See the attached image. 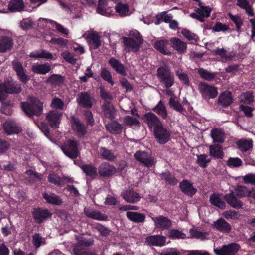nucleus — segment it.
<instances>
[{
  "instance_id": "58836bf2",
  "label": "nucleus",
  "mask_w": 255,
  "mask_h": 255,
  "mask_svg": "<svg viewBox=\"0 0 255 255\" xmlns=\"http://www.w3.org/2000/svg\"><path fill=\"white\" fill-rule=\"evenodd\" d=\"M102 109L105 117L110 119L114 118L115 110L111 103L105 101L102 106Z\"/></svg>"
},
{
  "instance_id": "37998d69",
  "label": "nucleus",
  "mask_w": 255,
  "mask_h": 255,
  "mask_svg": "<svg viewBox=\"0 0 255 255\" xmlns=\"http://www.w3.org/2000/svg\"><path fill=\"white\" fill-rule=\"evenodd\" d=\"M43 198L49 203L54 205H60L62 203V200L56 195L51 194H44Z\"/></svg>"
},
{
  "instance_id": "13d9d810",
  "label": "nucleus",
  "mask_w": 255,
  "mask_h": 255,
  "mask_svg": "<svg viewBox=\"0 0 255 255\" xmlns=\"http://www.w3.org/2000/svg\"><path fill=\"white\" fill-rule=\"evenodd\" d=\"M169 237L172 239H185V234L177 229H172L169 231Z\"/></svg>"
},
{
  "instance_id": "09e8293b",
  "label": "nucleus",
  "mask_w": 255,
  "mask_h": 255,
  "mask_svg": "<svg viewBox=\"0 0 255 255\" xmlns=\"http://www.w3.org/2000/svg\"><path fill=\"white\" fill-rule=\"evenodd\" d=\"M107 129L112 133H119L122 130V126L116 122H113L106 126Z\"/></svg>"
},
{
  "instance_id": "cd10ccee",
  "label": "nucleus",
  "mask_w": 255,
  "mask_h": 255,
  "mask_svg": "<svg viewBox=\"0 0 255 255\" xmlns=\"http://www.w3.org/2000/svg\"><path fill=\"white\" fill-rule=\"evenodd\" d=\"M210 155L217 159H222L224 157L222 146L219 144L211 145L209 146Z\"/></svg>"
},
{
  "instance_id": "49530a36",
  "label": "nucleus",
  "mask_w": 255,
  "mask_h": 255,
  "mask_svg": "<svg viewBox=\"0 0 255 255\" xmlns=\"http://www.w3.org/2000/svg\"><path fill=\"white\" fill-rule=\"evenodd\" d=\"M176 75L183 83L186 85H189L190 81L187 74L183 71L182 69H177L175 71Z\"/></svg>"
},
{
  "instance_id": "ea45409f",
  "label": "nucleus",
  "mask_w": 255,
  "mask_h": 255,
  "mask_svg": "<svg viewBox=\"0 0 255 255\" xmlns=\"http://www.w3.org/2000/svg\"><path fill=\"white\" fill-rule=\"evenodd\" d=\"M110 65L119 73L125 75V69L124 66L117 59L112 58L109 61Z\"/></svg>"
},
{
  "instance_id": "b1692460",
  "label": "nucleus",
  "mask_w": 255,
  "mask_h": 255,
  "mask_svg": "<svg viewBox=\"0 0 255 255\" xmlns=\"http://www.w3.org/2000/svg\"><path fill=\"white\" fill-rule=\"evenodd\" d=\"M154 222L156 228L167 229L171 225V222L170 219L166 217L159 216L152 218Z\"/></svg>"
},
{
  "instance_id": "f3484780",
  "label": "nucleus",
  "mask_w": 255,
  "mask_h": 255,
  "mask_svg": "<svg viewBox=\"0 0 255 255\" xmlns=\"http://www.w3.org/2000/svg\"><path fill=\"white\" fill-rule=\"evenodd\" d=\"M166 239L163 236L153 235L147 237L145 242L148 245L162 247L165 245Z\"/></svg>"
},
{
  "instance_id": "4be33fe9",
  "label": "nucleus",
  "mask_w": 255,
  "mask_h": 255,
  "mask_svg": "<svg viewBox=\"0 0 255 255\" xmlns=\"http://www.w3.org/2000/svg\"><path fill=\"white\" fill-rule=\"evenodd\" d=\"M13 45L12 39L8 36H0V52L2 53L6 52L10 50Z\"/></svg>"
},
{
  "instance_id": "680f3d73",
  "label": "nucleus",
  "mask_w": 255,
  "mask_h": 255,
  "mask_svg": "<svg viewBox=\"0 0 255 255\" xmlns=\"http://www.w3.org/2000/svg\"><path fill=\"white\" fill-rule=\"evenodd\" d=\"M211 12V9L209 7L200 6L199 8L196 10V12L198 13L203 18V17H208Z\"/></svg>"
},
{
  "instance_id": "2eb2a0df",
  "label": "nucleus",
  "mask_w": 255,
  "mask_h": 255,
  "mask_svg": "<svg viewBox=\"0 0 255 255\" xmlns=\"http://www.w3.org/2000/svg\"><path fill=\"white\" fill-rule=\"evenodd\" d=\"M32 215L35 221L41 223L50 217L52 214L47 209H35L32 212Z\"/></svg>"
},
{
  "instance_id": "bf43d9fd",
  "label": "nucleus",
  "mask_w": 255,
  "mask_h": 255,
  "mask_svg": "<svg viewBox=\"0 0 255 255\" xmlns=\"http://www.w3.org/2000/svg\"><path fill=\"white\" fill-rule=\"evenodd\" d=\"M124 122L130 126H135L136 127H139L140 126L139 121L137 119L130 116H127L124 117Z\"/></svg>"
},
{
  "instance_id": "39448f33",
  "label": "nucleus",
  "mask_w": 255,
  "mask_h": 255,
  "mask_svg": "<svg viewBox=\"0 0 255 255\" xmlns=\"http://www.w3.org/2000/svg\"><path fill=\"white\" fill-rule=\"evenodd\" d=\"M64 154L71 159L76 158L78 155L77 143L72 140H68L61 146Z\"/></svg>"
},
{
  "instance_id": "6e6552de",
  "label": "nucleus",
  "mask_w": 255,
  "mask_h": 255,
  "mask_svg": "<svg viewBox=\"0 0 255 255\" xmlns=\"http://www.w3.org/2000/svg\"><path fill=\"white\" fill-rule=\"evenodd\" d=\"M77 102L79 106L90 108L95 102L94 99L87 92H81L77 95Z\"/></svg>"
},
{
  "instance_id": "79ce46f5",
  "label": "nucleus",
  "mask_w": 255,
  "mask_h": 255,
  "mask_svg": "<svg viewBox=\"0 0 255 255\" xmlns=\"http://www.w3.org/2000/svg\"><path fill=\"white\" fill-rule=\"evenodd\" d=\"M235 192L239 198H243L250 196L252 191L245 186H238L235 189Z\"/></svg>"
},
{
  "instance_id": "dca6fc26",
  "label": "nucleus",
  "mask_w": 255,
  "mask_h": 255,
  "mask_svg": "<svg viewBox=\"0 0 255 255\" xmlns=\"http://www.w3.org/2000/svg\"><path fill=\"white\" fill-rule=\"evenodd\" d=\"M224 198L232 207L237 209L243 208L242 202L235 197L233 191H231L230 193L226 194Z\"/></svg>"
},
{
  "instance_id": "052dcab7",
  "label": "nucleus",
  "mask_w": 255,
  "mask_h": 255,
  "mask_svg": "<svg viewBox=\"0 0 255 255\" xmlns=\"http://www.w3.org/2000/svg\"><path fill=\"white\" fill-rule=\"evenodd\" d=\"M227 164L231 168H236L241 166L243 162L238 157H230L227 161Z\"/></svg>"
},
{
  "instance_id": "3c124183",
  "label": "nucleus",
  "mask_w": 255,
  "mask_h": 255,
  "mask_svg": "<svg viewBox=\"0 0 255 255\" xmlns=\"http://www.w3.org/2000/svg\"><path fill=\"white\" fill-rule=\"evenodd\" d=\"M32 243L36 249L46 244L45 239L39 234H35L32 236Z\"/></svg>"
},
{
  "instance_id": "e2e57ef3",
  "label": "nucleus",
  "mask_w": 255,
  "mask_h": 255,
  "mask_svg": "<svg viewBox=\"0 0 255 255\" xmlns=\"http://www.w3.org/2000/svg\"><path fill=\"white\" fill-rule=\"evenodd\" d=\"M169 105L170 107H172L175 110L182 112L183 110V108L181 103L178 101L176 100L174 98H171L169 99Z\"/></svg>"
},
{
  "instance_id": "a878e982",
  "label": "nucleus",
  "mask_w": 255,
  "mask_h": 255,
  "mask_svg": "<svg viewBox=\"0 0 255 255\" xmlns=\"http://www.w3.org/2000/svg\"><path fill=\"white\" fill-rule=\"evenodd\" d=\"M24 3L22 0H11L8 5V9L11 12H20L24 10Z\"/></svg>"
},
{
  "instance_id": "864d4df0",
  "label": "nucleus",
  "mask_w": 255,
  "mask_h": 255,
  "mask_svg": "<svg viewBox=\"0 0 255 255\" xmlns=\"http://www.w3.org/2000/svg\"><path fill=\"white\" fill-rule=\"evenodd\" d=\"M99 153L100 155L105 160L111 161L114 160L115 158V156L111 151L103 147H101L100 148Z\"/></svg>"
},
{
  "instance_id": "8fccbe9b",
  "label": "nucleus",
  "mask_w": 255,
  "mask_h": 255,
  "mask_svg": "<svg viewBox=\"0 0 255 255\" xmlns=\"http://www.w3.org/2000/svg\"><path fill=\"white\" fill-rule=\"evenodd\" d=\"M64 78L60 75L53 74L47 80V83H49L53 85L59 86L63 84Z\"/></svg>"
},
{
  "instance_id": "603ef678",
  "label": "nucleus",
  "mask_w": 255,
  "mask_h": 255,
  "mask_svg": "<svg viewBox=\"0 0 255 255\" xmlns=\"http://www.w3.org/2000/svg\"><path fill=\"white\" fill-rule=\"evenodd\" d=\"M238 146L241 151L244 152L247 151L252 148V140L251 139L241 140L238 142Z\"/></svg>"
},
{
  "instance_id": "4468645a",
  "label": "nucleus",
  "mask_w": 255,
  "mask_h": 255,
  "mask_svg": "<svg viewBox=\"0 0 255 255\" xmlns=\"http://www.w3.org/2000/svg\"><path fill=\"white\" fill-rule=\"evenodd\" d=\"M171 47L180 54H184L187 49V44L176 37H172L170 39Z\"/></svg>"
},
{
  "instance_id": "2f4dec72",
  "label": "nucleus",
  "mask_w": 255,
  "mask_h": 255,
  "mask_svg": "<svg viewBox=\"0 0 255 255\" xmlns=\"http://www.w3.org/2000/svg\"><path fill=\"white\" fill-rule=\"evenodd\" d=\"M124 199L129 203H134L139 201L140 197L138 193L131 190H127L122 194Z\"/></svg>"
},
{
  "instance_id": "a211bd4d",
  "label": "nucleus",
  "mask_w": 255,
  "mask_h": 255,
  "mask_svg": "<svg viewBox=\"0 0 255 255\" xmlns=\"http://www.w3.org/2000/svg\"><path fill=\"white\" fill-rule=\"evenodd\" d=\"M116 172V168L107 162L102 163L99 167V174L103 177H109Z\"/></svg>"
},
{
  "instance_id": "774afa93",
  "label": "nucleus",
  "mask_w": 255,
  "mask_h": 255,
  "mask_svg": "<svg viewBox=\"0 0 255 255\" xmlns=\"http://www.w3.org/2000/svg\"><path fill=\"white\" fill-rule=\"evenodd\" d=\"M62 57L68 63L74 64L76 63V59L74 57L73 54L66 51L61 54Z\"/></svg>"
},
{
  "instance_id": "69168bd1",
  "label": "nucleus",
  "mask_w": 255,
  "mask_h": 255,
  "mask_svg": "<svg viewBox=\"0 0 255 255\" xmlns=\"http://www.w3.org/2000/svg\"><path fill=\"white\" fill-rule=\"evenodd\" d=\"M181 34L186 37L188 40H194L197 41L198 40V37L195 34L191 32L186 29H183L181 32Z\"/></svg>"
},
{
  "instance_id": "c9c22d12",
  "label": "nucleus",
  "mask_w": 255,
  "mask_h": 255,
  "mask_svg": "<svg viewBox=\"0 0 255 255\" xmlns=\"http://www.w3.org/2000/svg\"><path fill=\"white\" fill-rule=\"evenodd\" d=\"M152 110L163 119H165L167 117L168 114L166 107L161 100L152 109Z\"/></svg>"
},
{
  "instance_id": "e433bc0d",
  "label": "nucleus",
  "mask_w": 255,
  "mask_h": 255,
  "mask_svg": "<svg viewBox=\"0 0 255 255\" xmlns=\"http://www.w3.org/2000/svg\"><path fill=\"white\" fill-rule=\"evenodd\" d=\"M97 11L102 15L109 16L111 14L112 10L110 7H106L105 0H99Z\"/></svg>"
},
{
  "instance_id": "ddd939ff",
  "label": "nucleus",
  "mask_w": 255,
  "mask_h": 255,
  "mask_svg": "<svg viewBox=\"0 0 255 255\" xmlns=\"http://www.w3.org/2000/svg\"><path fill=\"white\" fill-rule=\"evenodd\" d=\"M144 121L149 128H154V129L162 125L159 118L151 112L146 113L144 115Z\"/></svg>"
},
{
  "instance_id": "c03bdc74",
  "label": "nucleus",
  "mask_w": 255,
  "mask_h": 255,
  "mask_svg": "<svg viewBox=\"0 0 255 255\" xmlns=\"http://www.w3.org/2000/svg\"><path fill=\"white\" fill-rule=\"evenodd\" d=\"M210 201L212 204L218 208L224 209L225 208V203L221 199L219 194H213L210 197Z\"/></svg>"
},
{
  "instance_id": "0e129e2a",
  "label": "nucleus",
  "mask_w": 255,
  "mask_h": 255,
  "mask_svg": "<svg viewBox=\"0 0 255 255\" xmlns=\"http://www.w3.org/2000/svg\"><path fill=\"white\" fill-rule=\"evenodd\" d=\"M223 216L227 220H236L239 218L240 214L233 210L226 211L223 212Z\"/></svg>"
},
{
  "instance_id": "393cba45",
  "label": "nucleus",
  "mask_w": 255,
  "mask_h": 255,
  "mask_svg": "<svg viewBox=\"0 0 255 255\" xmlns=\"http://www.w3.org/2000/svg\"><path fill=\"white\" fill-rule=\"evenodd\" d=\"M181 191L185 194L193 196L197 191L196 189L193 187L192 184L187 180H183L180 184Z\"/></svg>"
},
{
  "instance_id": "a18cd8bd",
  "label": "nucleus",
  "mask_w": 255,
  "mask_h": 255,
  "mask_svg": "<svg viewBox=\"0 0 255 255\" xmlns=\"http://www.w3.org/2000/svg\"><path fill=\"white\" fill-rule=\"evenodd\" d=\"M81 168L87 176H88L91 178H94L97 175L96 168L91 165H83L81 166Z\"/></svg>"
},
{
  "instance_id": "6ab92c4d",
  "label": "nucleus",
  "mask_w": 255,
  "mask_h": 255,
  "mask_svg": "<svg viewBox=\"0 0 255 255\" xmlns=\"http://www.w3.org/2000/svg\"><path fill=\"white\" fill-rule=\"evenodd\" d=\"M212 227L214 229L224 233H229L231 230V225L222 218H220L215 221L212 224Z\"/></svg>"
},
{
  "instance_id": "bb28decb",
  "label": "nucleus",
  "mask_w": 255,
  "mask_h": 255,
  "mask_svg": "<svg viewBox=\"0 0 255 255\" xmlns=\"http://www.w3.org/2000/svg\"><path fill=\"white\" fill-rule=\"evenodd\" d=\"M31 69L35 73L45 74L51 70V66L48 63L43 64H34L32 65Z\"/></svg>"
},
{
  "instance_id": "7ed1b4c3",
  "label": "nucleus",
  "mask_w": 255,
  "mask_h": 255,
  "mask_svg": "<svg viewBox=\"0 0 255 255\" xmlns=\"http://www.w3.org/2000/svg\"><path fill=\"white\" fill-rule=\"evenodd\" d=\"M157 76L160 82L165 87L169 88L174 83V77L170 70L165 67H160L157 69Z\"/></svg>"
},
{
  "instance_id": "f03ea898",
  "label": "nucleus",
  "mask_w": 255,
  "mask_h": 255,
  "mask_svg": "<svg viewBox=\"0 0 255 255\" xmlns=\"http://www.w3.org/2000/svg\"><path fill=\"white\" fill-rule=\"evenodd\" d=\"M129 37H123V42L126 49L128 51H137L142 44L143 39L140 34L136 30H131Z\"/></svg>"
},
{
  "instance_id": "4d7b16f0",
  "label": "nucleus",
  "mask_w": 255,
  "mask_h": 255,
  "mask_svg": "<svg viewBox=\"0 0 255 255\" xmlns=\"http://www.w3.org/2000/svg\"><path fill=\"white\" fill-rule=\"evenodd\" d=\"M198 72L200 76L206 80L211 81L216 76L215 73L209 72L206 70L202 68L199 69Z\"/></svg>"
},
{
  "instance_id": "72a5a7b5",
  "label": "nucleus",
  "mask_w": 255,
  "mask_h": 255,
  "mask_svg": "<svg viewBox=\"0 0 255 255\" xmlns=\"http://www.w3.org/2000/svg\"><path fill=\"white\" fill-rule=\"evenodd\" d=\"M214 54L219 55L224 61L231 60L235 57L233 53L228 52L224 48H217L214 50Z\"/></svg>"
},
{
  "instance_id": "9b49d317",
  "label": "nucleus",
  "mask_w": 255,
  "mask_h": 255,
  "mask_svg": "<svg viewBox=\"0 0 255 255\" xmlns=\"http://www.w3.org/2000/svg\"><path fill=\"white\" fill-rule=\"evenodd\" d=\"M199 88L202 96L205 98H213L218 94L217 89L215 87L205 83H200Z\"/></svg>"
},
{
  "instance_id": "c756f323",
  "label": "nucleus",
  "mask_w": 255,
  "mask_h": 255,
  "mask_svg": "<svg viewBox=\"0 0 255 255\" xmlns=\"http://www.w3.org/2000/svg\"><path fill=\"white\" fill-rule=\"evenodd\" d=\"M29 56L33 58H44L48 60H54L56 59L52 53L44 50L31 52Z\"/></svg>"
},
{
  "instance_id": "f704fd0d",
  "label": "nucleus",
  "mask_w": 255,
  "mask_h": 255,
  "mask_svg": "<svg viewBox=\"0 0 255 255\" xmlns=\"http://www.w3.org/2000/svg\"><path fill=\"white\" fill-rule=\"evenodd\" d=\"M211 136L215 143H222L225 139L224 132L220 129L215 128L211 131Z\"/></svg>"
},
{
  "instance_id": "f257e3e1",
  "label": "nucleus",
  "mask_w": 255,
  "mask_h": 255,
  "mask_svg": "<svg viewBox=\"0 0 255 255\" xmlns=\"http://www.w3.org/2000/svg\"><path fill=\"white\" fill-rule=\"evenodd\" d=\"M23 112L28 116H39L43 110V103L35 97H30L26 102L21 103Z\"/></svg>"
},
{
  "instance_id": "6e6d98bb",
  "label": "nucleus",
  "mask_w": 255,
  "mask_h": 255,
  "mask_svg": "<svg viewBox=\"0 0 255 255\" xmlns=\"http://www.w3.org/2000/svg\"><path fill=\"white\" fill-rule=\"evenodd\" d=\"M50 107L56 110H62L64 107V103L61 99L55 97L51 101Z\"/></svg>"
},
{
  "instance_id": "423d86ee",
  "label": "nucleus",
  "mask_w": 255,
  "mask_h": 255,
  "mask_svg": "<svg viewBox=\"0 0 255 255\" xmlns=\"http://www.w3.org/2000/svg\"><path fill=\"white\" fill-rule=\"evenodd\" d=\"M240 246L235 243L223 246L220 249L214 248L216 255H235L240 249Z\"/></svg>"
},
{
  "instance_id": "a19ab883",
  "label": "nucleus",
  "mask_w": 255,
  "mask_h": 255,
  "mask_svg": "<svg viewBox=\"0 0 255 255\" xmlns=\"http://www.w3.org/2000/svg\"><path fill=\"white\" fill-rule=\"evenodd\" d=\"M39 20H45L46 21H47L48 22H49L50 23H51L52 25V26L53 27H55L56 28V29L59 32L61 33L62 34H63L65 36H67L69 34V31L68 29L64 27L62 25L57 23L56 22H55L54 21L47 19H44V18H40Z\"/></svg>"
},
{
  "instance_id": "f8f14e48",
  "label": "nucleus",
  "mask_w": 255,
  "mask_h": 255,
  "mask_svg": "<svg viewBox=\"0 0 255 255\" xmlns=\"http://www.w3.org/2000/svg\"><path fill=\"white\" fill-rule=\"evenodd\" d=\"M71 123L73 130L78 136L82 137L86 133V127L79 120L74 116H72L71 117Z\"/></svg>"
},
{
  "instance_id": "473e14b6",
  "label": "nucleus",
  "mask_w": 255,
  "mask_h": 255,
  "mask_svg": "<svg viewBox=\"0 0 255 255\" xmlns=\"http://www.w3.org/2000/svg\"><path fill=\"white\" fill-rule=\"evenodd\" d=\"M126 215L130 221L135 223H142L145 219L144 214L136 212L128 211Z\"/></svg>"
},
{
  "instance_id": "c85d7f7f",
  "label": "nucleus",
  "mask_w": 255,
  "mask_h": 255,
  "mask_svg": "<svg viewBox=\"0 0 255 255\" xmlns=\"http://www.w3.org/2000/svg\"><path fill=\"white\" fill-rule=\"evenodd\" d=\"M84 212L87 217L95 220L106 221L108 219V216L107 215L102 214L97 210L87 209H85Z\"/></svg>"
},
{
  "instance_id": "de8ad7c7",
  "label": "nucleus",
  "mask_w": 255,
  "mask_h": 255,
  "mask_svg": "<svg viewBox=\"0 0 255 255\" xmlns=\"http://www.w3.org/2000/svg\"><path fill=\"white\" fill-rule=\"evenodd\" d=\"M190 233L192 237L199 239L201 240L208 239V233L198 231L195 229H190Z\"/></svg>"
},
{
  "instance_id": "4c0bfd02",
  "label": "nucleus",
  "mask_w": 255,
  "mask_h": 255,
  "mask_svg": "<svg viewBox=\"0 0 255 255\" xmlns=\"http://www.w3.org/2000/svg\"><path fill=\"white\" fill-rule=\"evenodd\" d=\"M117 13L121 16L129 15V5L127 3H119L115 8Z\"/></svg>"
},
{
  "instance_id": "0eeeda50",
  "label": "nucleus",
  "mask_w": 255,
  "mask_h": 255,
  "mask_svg": "<svg viewBox=\"0 0 255 255\" xmlns=\"http://www.w3.org/2000/svg\"><path fill=\"white\" fill-rule=\"evenodd\" d=\"M82 37L87 40L90 47L94 49H97L101 45L100 36L93 30L86 31Z\"/></svg>"
},
{
  "instance_id": "412c9836",
  "label": "nucleus",
  "mask_w": 255,
  "mask_h": 255,
  "mask_svg": "<svg viewBox=\"0 0 255 255\" xmlns=\"http://www.w3.org/2000/svg\"><path fill=\"white\" fill-rule=\"evenodd\" d=\"M169 42L166 39H161L156 41L154 44V48L163 54L171 55V52L168 49Z\"/></svg>"
},
{
  "instance_id": "5fc2aeb1",
  "label": "nucleus",
  "mask_w": 255,
  "mask_h": 255,
  "mask_svg": "<svg viewBox=\"0 0 255 255\" xmlns=\"http://www.w3.org/2000/svg\"><path fill=\"white\" fill-rule=\"evenodd\" d=\"M6 84L8 92L10 94L18 93L21 91L20 85L14 82L12 84L10 83H5Z\"/></svg>"
},
{
  "instance_id": "5701e85b",
  "label": "nucleus",
  "mask_w": 255,
  "mask_h": 255,
  "mask_svg": "<svg viewBox=\"0 0 255 255\" xmlns=\"http://www.w3.org/2000/svg\"><path fill=\"white\" fill-rule=\"evenodd\" d=\"M48 180L50 183H53L59 187H62L64 184V181H67L69 182H72L73 180L71 178L66 177L63 176L62 178H60L57 174L54 173H50L48 177Z\"/></svg>"
},
{
  "instance_id": "1a4fd4ad",
  "label": "nucleus",
  "mask_w": 255,
  "mask_h": 255,
  "mask_svg": "<svg viewBox=\"0 0 255 255\" xmlns=\"http://www.w3.org/2000/svg\"><path fill=\"white\" fill-rule=\"evenodd\" d=\"M134 157L147 167H150L155 164L154 157L145 151H137L134 154Z\"/></svg>"
},
{
  "instance_id": "20e7f679",
  "label": "nucleus",
  "mask_w": 255,
  "mask_h": 255,
  "mask_svg": "<svg viewBox=\"0 0 255 255\" xmlns=\"http://www.w3.org/2000/svg\"><path fill=\"white\" fill-rule=\"evenodd\" d=\"M154 135L158 143L164 144L169 140L171 132L162 125L154 129Z\"/></svg>"
},
{
  "instance_id": "aec40b11",
  "label": "nucleus",
  "mask_w": 255,
  "mask_h": 255,
  "mask_svg": "<svg viewBox=\"0 0 255 255\" xmlns=\"http://www.w3.org/2000/svg\"><path fill=\"white\" fill-rule=\"evenodd\" d=\"M4 130L8 134H17L21 131V128L13 121H8L4 123Z\"/></svg>"
},
{
  "instance_id": "9d476101",
  "label": "nucleus",
  "mask_w": 255,
  "mask_h": 255,
  "mask_svg": "<svg viewBox=\"0 0 255 255\" xmlns=\"http://www.w3.org/2000/svg\"><path fill=\"white\" fill-rule=\"evenodd\" d=\"M62 116V113L56 110H53L50 111L47 114L46 119L51 127L53 128H58L60 123Z\"/></svg>"
},
{
  "instance_id": "7c9ffc66",
  "label": "nucleus",
  "mask_w": 255,
  "mask_h": 255,
  "mask_svg": "<svg viewBox=\"0 0 255 255\" xmlns=\"http://www.w3.org/2000/svg\"><path fill=\"white\" fill-rule=\"evenodd\" d=\"M233 103L231 93L229 91H225L218 98V103L223 107H227Z\"/></svg>"
},
{
  "instance_id": "338daca9",
  "label": "nucleus",
  "mask_w": 255,
  "mask_h": 255,
  "mask_svg": "<svg viewBox=\"0 0 255 255\" xmlns=\"http://www.w3.org/2000/svg\"><path fill=\"white\" fill-rule=\"evenodd\" d=\"M240 100L244 103L250 104L253 101V95L249 92L242 93L240 96Z\"/></svg>"
}]
</instances>
